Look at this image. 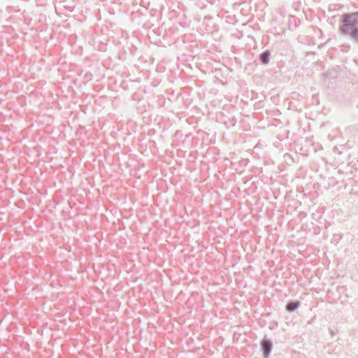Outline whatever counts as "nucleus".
Here are the masks:
<instances>
[{
    "label": "nucleus",
    "instance_id": "obj_1",
    "mask_svg": "<svg viewBox=\"0 0 358 358\" xmlns=\"http://www.w3.org/2000/svg\"><path fill=\"white\" fill-rule=\"evenodd\" d=\"M355 27H358V11L343 16L340 30L341 32H347Z\"/></svg>",
    "mask_w": 358,
    "mask_h": 358
},
{
    "label": "nucleus",
    "instance_id": "obj_2",
    "mask_svg": "<svg viewBox=\"0 0 358 358\" xmlns=\"http://www.w3.org/2000/svg\"><path fill=\"white\" fill-rule=\"evenodd\" d=\"M273 344L270 340L265 339L262 343V348L264 352V355L268 357L272 350Z\"/></svg>",
    "mask_w": 358,
    "mask_h": 358
},
{
    "label": "nucleus",
    "instance_id": "obj_3",
    "mask_svg": "<svg viewBox=\"0 0 358 358\" xmlns=\"http://www.w3.org/2000/svg\"><path fill=\"white\" fill-rule=\"evenodd\" d=\"M343 34L348 35L351 39L358 43V27L352 28L347 32H342Z\"/></svg>",
    "mask_w": 358,
    "mask_h": 358
},
{
    "label": "nucleus",
    "instance_id": "obj_4",
    "mask_svg": "<svg viewBox=\"0 0 358 358\" xmlns=\"http://www.w3.org/2000/svg\"><path fill=\"white\" fill-rule=\"evenodd\" d=\"M270 56V51L265 50L259 55V60L263 64H267L269 62Z\"/></svg>",
    "mask_w": 358,
    "mask_h": 358
},
{
    "label": "nucleus",
    "instance_id": "obj_5",
    "mask_svg": "<svg viewBox=\"0 0 358 358\" xmlns=\"http://www.w3.org/2000/svg\"><path fill=\"white\" fill-rule=\"evenodd\" d=\"M300 305L299 301H290L286 306V310L288 312H294L299 308Z\"/></svg>",
    "mask_w": 358,
    "mask_h": 358
}]
</instances>
